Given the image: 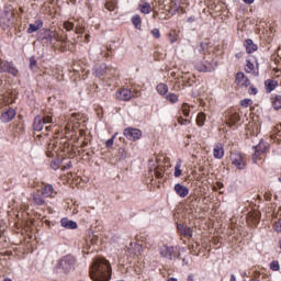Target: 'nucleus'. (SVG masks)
<instances>
[{
	"mask_svg": "<svg viewBox=\"0 0 281 281\" xmlns=\"http://www.w3.org/2000/svg\"><path fill=\"white\" fill-rule=\"evenodd\" d=\"M113 276V269L109 260L99 258L92 262L90 267V278L93 281H109Z\"/></svg>",
	"mask_w": 281,
	"mask_h": 281,
	"instance_id": "obj_1",
	"label": "nucleus"
},
{
	"mask_svg": "<svg viewBox=\"0 0 281 281\" xmlns=\"http://www.w3.org/2000/svg\"><path fill=\"white\" fill-rule=\"evenodd\" d=\"M14 25V7L12 4H5L0 12V27L8 30Z\"/></svg>",
	"mask_w": 281,
	"mask_h": 281,
	"instance_id": "obj_2",
	"label": "nucleus"
},
{
	"mask_svg": "<svg viewBox=\"0 0 281 281\" xmlns=\"http://www.w3.org/2000/svg\"><path fill=\"white\" fill-rule=\"evenodd\" d=\"M37 41L40 43H44V45H54L58 43V35H56V32L49 30V29H42L37 33Z\"/></svg>",
	"mask_w": 281,
	"mask_h": 281,
	"instance_id": "obj_3",
	"label": "nucleus"
},
{
	"mask_svg": "<svg viewBox=\"0 0 281 281\" xmlns=\"http://www.w3.org/2000/svg\"><path fill=\"white\" fill-rule=\"evenodd\" d=\"M75 265H76V257L71 255H67L59 260L58 269H60L63 273H69V271H72Z\"/></svg>",
	"mask_w": 281,
	"mask_h": 281,
	"instance_id": "obj_4",
	"label": "nucleus"
},
{
	"mask_svg": "<svg viewBox=\"0 0 281 281\" xmlns=\"http://www.w3.org/2000/svg\"><path fill=\"white\" fill-rule=\"evenodd\" d=\"M0 74H10L11 76H19V69L14 63L0 58Z\"/></svg>",
	"mask_w": 281,
	"mask_h": 281,
	"instance_id": "obj_5",
	"label": "nucleus"
},
{
	"mask_svg": "<svg viewBox=\"0 0 281 281\" xmlns=\"http://www.w3.org/2000/svg\"><path fill=\"white\" fill-rule=\"evenodd\" d=\"M159 254L161 258H166V260H177V258L180 256V254L175 251V247L168 245H162L159 248Z\"/></svg>",
	"mask_w": 281,
	"mask_h": 281,
	"instance_id": "obj_6",
	"label": "nucleus"
},
{
	"mask_svg": "<svg viewBox=\"0 0 281 281\" xmlns=\"http://www.w3.org/2000/svg\"><path fill=\"white\" fill-rule=\"evenodd\" d=\"M123 135L126 139H130V142H137V139H142V130L127 127L124 130Z\"/></svg>",
	"mask_w": 281,
	"mask_h": 281,
	"instance_id": "obj_7",
	"label": "nucleus"
},
{
	"mask_svg": "<svg viewBox=\"0 0 281 281\" xmlns=\"http://www.w3.org/2000/svg\"><path fill=\"white\" fill-rule=\"evenodd\" d=\"M255 153L252 155V160L254 164L257 162L258 157H260V155H265V153H267L268 148H269V144H267L265 140H260L258 145L252 147Z\"/></svg>",
	"mask_w": 281,
	"mask_h": 281,
	"instance_id": "obj_8",
	"label": "nucleus"
},
{
	"mask_svg": "<svg viewBox=\"0 0 281 281\" xmlns=\"http://www.w3.org/2000/svg\"><path fill=\"white\" fill-rule=\"evenodd\" d=\"M231 161L238 170H245V168H247V165L245 164V160L243 159V155H240L238 153L231 154Z\"/></svg>",
	"mask_w": 281,
	"mask_h": 281,
	"instance_id": "obj_9",
	"label": "nucleus"
},
{
	"mask_svg": "<svg viewBox=\"0 0 281 281\" xmlns=\"http://www.w3.org/2000/svg\"><path fill=\"white\" fill-rule=\"evenodd\" d=\"M14 117H16V111L12 108H9L7 111L1 113L0 122H2V124H10Z\"/></svg>",
	"mask_w": 281,
	"mask_h": 281,
	"instance_id": "obj_10",
	"label": "nucleus"
},
{
	"mask_svg": "<svg viewBox=\"0 0 281 281\" xmlns=\"http://www.w3.org/2000/svg\"><path fill=\"white\" fill-rule=\"evenodd\" d=\"M116 98L117 100H122L123 102H128V100H132V98H135V95H133L131 89L124 88L116 91Z\"/></svg>",
	"mask_w": 281,
	"mask_h": 281,
	"instance_id": "obj_11",
	"label": "nucleus"
},
{
	"mask_svg": "<svg viewBox=\"0 0 281 281\" xmlns=\"http://www.w3.org/2000/svg\"><path fill=\"white\" fill-rule=\"evenodd\" d=\"M207 49H210V44L207 42H202L195 48V56H198V58H203V60H205V54H207Z\"/></svg>",
	"mask_w": 281,
	"mask_h": 281,
	"instance_id": "obj_12",
	"label": "nucleus"
},
{
	"mask_svg": "<svg viewBox=\"0 0 281 281\" xmlns=\"http://www.w3.org/2000/svg\"><path fill=\"white\" fill-rule=\"evenodd\" d=\"M173 190H175L176 194H178V196H180V199H186V196H188V194H190V189H188V187H184L181 183H176L173 187Z\"/></svg>",
	"mask_w": 281,
	"mask_h": 281,
	"instance_id": "obj_13",
	"label": "nucleus"
},
{
	"mask_svg": "<svg viewBox=\"0 0 281 281\" xmlns=\"http://www.w3.org/2000/svg\"><path fill=\"white\" fill-rule=\"evenodd\" d=\"M235 80L238 87H249V85H251V81H249V78L245 76V72H237Z\"/></svg>",
	"mask_w": 281,
	"mask_h": 281,
	"instance_id": "obj_14",
	"label": "nucleus"
},
{
	"mask_svg": "<svg viewBox=\"0 0 281 281\" xmlns=\"http://www.w3.org/2000/svg\"><path fill=\"white\" fill-rule=\"evenodd\" d=\"M177 229L180 236H184V238H192V228L184 224H177Z\"/></svg>",
	"mask_w": 281,
	"mask_h": 281,
	"instance_id": "obj_15",
	"label": "nucleus"
},
{
	"mask_svg": "<svg viewBox=\"0 0 281 281\" xmlns=\"http://www.w3.org/2000/svg\"><path fill=\"white\" fill-rule=\"evenodd\" d=\"M60 225L61 227H65V229H78V223L67 217L60 220Z\"/></svg>",
	"mask_w": 281,
	"mask_h": 281,
	"instance_id": "obj_16",
	"label": "nucleus"
},
{
	"mask_svg": "<svg viewBox=\"0 0 281 281\" xmlns=\"http://www.w3.org/2000/svg\"><path fill=\"white\" fill-rule=\"evenodd\" d=\"M213 157L215 159H223V157H225V149L223 148V144L218 143L214 145Z\"/></svg>",
	"mask_w": 281,
	"mask_h": 281,
	"instance_id": "obj_17",
	"label": "nucleus"
},
{
	"mask_svg": "<svg viewBox=\"0 0 281 281\" xmlns=\"http://www.w3.org/2000/svg\"><path fill=\"white\" fill-rule=\"evenodd\" d=\"M45 126V121L43 120V116L37 115L34 117V122H33V128L34 131H37L38 133H41V131H43Z\"/></svg>",
	"mask_w": 281,
	"mask_h": 281,
	"instance_id": "obj_18",
	"label": "nucleus"
},
{
	"mask_svg": "<svg viewBox=\"0 0 281 281\" xmlns=\"http://www.w3.org/2000/svg\"><path fill=\"white\" fill-rule=\"evenodd\" d=\"M43 27V20H36L34 23L29 24L27 34H34Z\"/></svg>",
	"mask_w": 281,
	"mask_h": 281,
	"instance_id": "obj_19",
	"label": "nucleus"
},
{
	"mask_svg": "<svg viewBox=\"0 0 281 281\" xmlns=\"http://www.w3.org/2000/svg\"><path fill=\"white\" fill-rule=\"evenodd\" d=\"M93 71H94V76L97 78H102V76H104V74H106V64H101V65L94 66Z\"/></svg>",
	"mask_w": 281,
	"mask_h": 281,
	"instance_id": "obj_20",
	"label": "nucleus"
},
{
	"mask_svg": "<svg viewBox=\"0 0 281 281\" xmlns=\"http://www.w3.org/2000/svg\"><path fill=\"white\" fill-rule=\"evenodd\" d=\"M265 87L267 93H271V91H276V88L278 87V81L273 79H267L265 81Z\"/></svg>",
	"mask_w": 281,
	"mask_h": 281,
	"instance_id": "obj_21",
	"label": "nucleus"
},
{
	"mask_svg": "<svg viewBox=\"0 0 281 281\" xmlns=\"http://www.w3.org/2000/svg\"><path fill=\"white\" fill-rule=\"evenodd\" d=\"M245 47H246L247 54H254V52L258 50V46L254 44V41L250 38L246 40Z\"/></svg>",
	"mask_w": 281,
	"mask_h": 281,
	"instance_id": "obj_22",
	"label": "nucleus"
},
{
	"mask_svg": "<svg viewBox=\"0 0 281 281\" xmlns=\"http://www.w3.org/2000/svg\"><path fill=\"white\" fill-rule=\"evenodd\" d=\"M53 194H54V186L46 184L42 189V196H44V199H49V196H52Z\"/></svg>",
	"mask_w": 281,
	"mask_h": 281,
	"instance_id": "obj_23",
	"label": "nucleus"
},
{
	"mask_svg": "<svg viewBox=\"0 0 281 281\" xmlns=\"http://www.w3.org/2000/svg\"><path fill=\"white\" fill-rule=\"evenodd\" d=\"M33 201L35 205H45V196L43 193H33Z\"/></svg>",
	"mask_w": 281,
	"mask_h": 281,
	"instance_id": "obj_24",
	"label": "nucleus"
},
{
	"mask_svg": "<svg viewBox=\"0 0 281 281\" xmlns=\"http://www.w3.org/2000/svg\"><path fill=\"white\" fill-rule=\"evenodd\" d=\"M272 106H273L274 111H280V109H281V95L280 94H276L274 97H272Z\"/></svg>",
	"mask_w": 281,
	"mask_h": 281,
	"instance_id": "obj_25",
	"label": "nucleus"
},
{
	"mask_svg": "<svg viewBox=\"0 0 281 281\" xmlns=\"http://www.w3.org/2000/svg\"><path fill=\"white\" fill-rule=\"evenodd\" d=\"M180 8H181V0H171L170 10L171 12H173V14H177Z\"/></svg>",
	"mask_w": 281,
	"mask_h": 281,
	"instance_id": "obj_26",
	"label": "nucleus"
},
{
	"mask_svg": "<svg viewBox=\"0 0 281 281\" xmlns=\"http://www.w3.org/2000/svg\"><path fill=\"white\" fill-rule=\"evenodd\" d=\"M156 91L159 93V95H166V93H168V85L159 83L156 87Z\"/></svg>",
	"mask_w": 281,
	"mask_h": 281,
	"instance_id": "obj_27",
	"label": "nucleus"
},
{
	"mask_svg": "<svg viewBox=\"0 0 281 281\" xmlns=\"http://www.w3.org/2000/svg\"><path fill=\"white\" fill-rule=\"evenodd\" d=\"M166 100H168V102H170L171 104H177L179 102V95L169 92L168 94H166Z\"/></svg>",
	"mask_w": 281,
	"mask_h": 281,
	"instance_id": "obj_28",
	"label": "nucleus"
},
{
	"mask_svg": "<svg viewBox=\"0 0 281 281\" xmlns=\"http://www.w3.org/2000/svg\"><path fill=\"white\" fill-rule=\"evenodd\" d=\"M194 67L198 71H211L207 65L203 61H198Z\"/></svg>",
	"mask_w": 281,
	"mask_h": 281,
	"instance_id": "obj_29",
	"label": "nucleus"
},
{
	"mask_svg": "<svg viewBox=\"0 0 281 281\" xmlns=\"http://www.w3.org/2000/svg\"><path fill=\"white\" fill-rule=\"evenodd\" d=\"M132 23L136 27V30H142V18L139 15L133 16Z\"/></svg>",
	"mask_w": 281,
	"mask_h": 281,
	"instance_id": "obj_30",
	"label": "nucleus"
},
{
	"mask_svg": "<svg viewBox=\"0 0 281 281\" xmlns=\"http://www.w3.org/2000/svg\"><path fill=\"white\" fill-rule=\"evenodd\" d=\"M181 159L177 160V164L175 166V173L173 177H176V179H179V177H181Z\"/></svg>",
	"mask_w": 281,
	"mask_h": 281,
	"instance_id": "obj_31",
	"label": "nucleus"
},
{
	"mask_svg": "<svg viewBox=\"0 0 281 281\" xmlns=\"http://www.w3.org/2000/svg\"><path fill=\"white\" fill-rule=\"evenodd\" d=\"M205 120H206L205 113L201 112L196 116V124L199 126H203L205 124Z\"/></svg>",
	"mask_w": 281,
	"mask_h": 281,
	"instance_id": "obj_32",
	"label": "nucleus"
},
{
	"mask_svg": "<svg viewBox=\"0 0 281 281\" xmlns=\"http://www.w3.org/2000/svg\"><path fill=\"white\" fill-rule=\"evenodd\" d=\"M181 109H182V113H183L184 117H189L190 116V105L188 103H183Z\"/></svg>",
	"mask_w": 281,
	"mask_h": 281,
	"instance_id": "obj_33",
	"label": "nucleus"
},
{
	"mask_svg": "<svg viewBox=\"0 0 281 281\" xmlns=\"http://www.w3.org/2000/svg\"><path fill=\"white\" fill-rule=\"evenodd\" d=\"M140 12L143 14H150V3L146 2L142 8Z\"/></svg>",
	"mask_w": 281,
	"mask_h": 281,
	"instance_id": "obj_34",
	"label": "nucleus"
},
{
	"mask_svg": "<svg viewBox=\"0 0 281 281\" xmlns=\"http://www.w3.org/2000/svg\"><path fill=\"white\" fill-rule=\"evenodd\" d=\"M270 269L271 271H280V262H278V260H273L270 263Z\"/></svg>",
	"mask_w": 281,
	"mask_h": 281,
	"instance_id": "obj_35",
	"label": "nucleus"
},
{
	"mask_svg": "<svg viewBox=\"0 0 281 281\" xmlns=\"http://www.w3.org/2000/svg\"><path fill=\"white\" fill-rule=\"evenodd\" d=\"M134 250L136 251L135 256H142V254L144 252V248L139 244L134 245Z\"/></svg>",
	"mask_w": 281,
	"mask_h": 281,
	"instance_id": "obj_36",
	"label": "nucleus"
},
{
	"mask_svg": "<svg viewBox=\"0 0 281 281\" xmlns=\"http://www.w3.org/2000/svg\"><path fill=\"white\" fill-rule=\"evenodd\" d=\"M252 103H254V101H251V99H244L240 101V105L244 106V109L251 106Z\"/></svg>",
	"mask_w": 281,
	"mask_h": 281,
	"instance_id": "obj_37",
	"label": "nucleus"
},
{
	"mask_svg": "<svg viewBox=\"0 0 281 281\" xmlns=\"http://www.w3.org/2000/svg\"><path fill=\"white\" fill-rule=\"evenodd\" d=\"M190 120L188 119H183V117H179L178 119V124H180V126H188V124H190Z\"/></svg>",
	"mask_w": 281,
	"mask_h": 281,
	"instance_id": "obj_38",
	"label": "nucleus"
},
{
	"mask_svg": "<svg viewBox=\"0 0 281 281\" xmlns=\"http://www.w3.org/2000/svg\"><path fill=\"white\" fill-rule=\"evenodd\" d=\"M113 142H115V135H113L111 138H109V139L105 142V147H106V148H113Z\"/></svg>",
	"mask_w": 281,
	"mask_h": 281,
	"instance_id": "obj_39",
	"label": "nucleus"
},
{
	"mask_svg": "<svg viewBox=\"0 0 281 281\" xmlns=\"http://www.w3.org/2000/svg\"><path fill=\"white\" fill-rule=\"evenodd\" d=\"M64 27L67 30V32H71V30H74V22H65Z\"/></svg>",
	"mask_w": 281,
	"mask_h": 281,
	"instance_id": "obj_40",
	"label": "nucleus"
},
{
	"mask_svg": "<svg viewBox=\"0 0 281 281\" xmlns=\"http://www.w3.org/2000/svg\"><path fill=\"white\" fill-rule=\"evenodd\" d=\"M50 168H52L53 170H58V168H60V162H58V160H53V161L50 162Z\"/></svg>",
	"mask_w": 281,
	"mask_h": 281,
	"instance_id": "obj_41",
	"label": "nucleus"
},
{
	"mask_svg": "<svg viewBox=\"0 0 281 281\" xmlns=\"http://www.w3.org/2000/svg\"><path fill=\"white\" fill-rule=\"evenodd\" d=\"M248 93L249 95H257L258 94V88L250 86V88L248 89Z\"/></svg>",
	"mask_w": 281,
	"mask_h": 281,
	"instance_id": "obj_42",
	"label": "nucleus"
},
{
	"mask_svg": "<svg viewBox=\"0 0 281 281\" xmlns=\"http://www.w3.org/2000/svg\"><path fill=\"white\" fill-rule=\"evenodd\" d=\"M231 120L234 124H236L240 120V114L238 113L232 114Z\"/></svg>",
	"mask_w": 281,
	"mask_h": 281,
	"instance_id": "obj_43",
	"label": "nucleus"
},
{
	"mask_svg": "<svg viewBox=\"0 0 281 281\" xmlns=\"http://www.w3.org/2000/svg\"><path fill=\"white\" fill-rule=\"evenodd\" d=\"M151 36H154V38H160L161 37V33L159 32V29H154L151 31Z\"/></svg>",
	"mask_w": 281,
	"mask_h": 281,
	"instance_id": "obj_44",
	"label": "nucleus"
},
{
	"mask_svg": "<svg viewBox=\"0 0 281 281\" xmlns=\"http://www.w3.org/2000/svg\"><path fill=\"white\" fill-rule=\"evenodd\" d=\"M37 65L36 58L31 57L30 58V69H34Z\"/></svg>",
	"mask_w": 281,
	"mask_h": 281,
	"instance_id": "obj_45",
	"label": "nucleus"
},
{
	"mask_svg": "<svg viewBox=\"0 0 281 281\" xmlns=\"http://www.w3.org/2000/svg\"><path fill=\"white\" fill-rule=\"evenodd\" d=\"M44 120V124H52V122H54V119L49 115L46 116H42Z\"/></svg>",
	"mask_w": 281,
	"mask_h": 281,
	"instance_id": "obj_46",
	"label": "nucleus"
},
{
	"mask_svg": "<svg viewBox=\"0 0 281 281\" xmlns=\"http://www.w3.org/2000/svg\"><path fill=\"white\" fill-rule=\"evenodd\" d=\"M273 228L276 232H281V220L274 223Z\"/></svg>",
	"mask_w": 281,
	"mask_h": 281,
	"instance_id": "obj_47",
	"label": "nucleus"
},
{
	"mask_svg": "<svg viewBox=\"0 0 281 281\" xmlns=\"http://www.w3.org/2000/svg\"><path fill=\"white\" fill-rule=\"evenodd\" d=\"M246 63H247L246 66L249 69V71H254V69H255L254 63H251L250 60H247Z\"/></svg>",
	"mask_w": 281,
	"mask_h": 281,
	"instance_id": "obj_48",
	"label": "nucleus"
},
{
	"mask_svg": "<svg viewBox=\"0 0 281 281\" xmlns=\"http://www.w3.org/2000/svg\"><path fill=\"white\" fill-rule=\"evenodd\" d=\"M188 23H194V21H195V19H194V16H190V18H188Z\"/></svg>",
	"mask_w": 281,
	"mask_h": 281,
	"instance_id": "obj_49",
	"label": "nucleus"
},
{
	"mask_svg": "<svg viewBox=\"0 0 281 281\" xmlns=\"http://www.w3.org/2000/svg\"><path fill=\"white\" fill-rule=\"evenodd\" d=\"M244 1V3H247L248 5H251V3H254V1H256V0H243Z\"/></svg>",
	"mask_w": 281,
	"mask_h": 281,
	"instance_id": "obj_50",
	"label": "nucleus"
},
{
	"mask_svg": "<svg viewBox=\"0 0 281 281\" xmlns=\"http://www.w3.org/2000/svg\"><path fill=\"white\" fill-rule=\"evenodd\" d=\"M188 281H194V276L189 274V276H188Z\"/></svg>",
	"mask_w": 281,
	"mask_h": 281,
	"instance_id": "obj_51",
	"label": "nucleus"
},
{
	"mask_svg": "<svg viewBox=\"0 0 281 281\" xmlns=\"http://www.w3.org/2000/svg\"><path fill=\"white\" fill-rule=\"evenodd\" d=\"M170 43H171V44L177 43V37H171V38H170Z\"/></svg>",
	"mask_w": 281,
	"mask_h": 281,
	"instance_id": "obj_52",
	"label": "nucleus"
},
{
	"mask_svg": "<svg viewBox=\"0 0 281 281\" xmlns=\"http://www.w3.org/2000/svg\"><path fill=\"white\" fill-rule=\"evenodd\" d=\"M231 281H236V274L231 276Z\"/></svg>",
	"mask_w": 281,
	"mask_h": 281,
	"instance_id": "obj_53",
	"label": "nucleus"
},
{
	"mask_svg": "<svg viewBox=\"0 0 281 281\" xmlns=\"http://www.w3.org/2000/svg\"><path fill=\"white\" fill-rule=\"evenodd\" d=\"M76 34H82V29H77Z\"/></svg>",
	"mask_w": 281,
	"mask_h": 281,
	"instance_id": "obj_54",
	"label": "nucleus"
},
{
	"mask_svg": "<svg viewBox=\"0 0 281 281\" xmlns=\"http://www.w3.org/2000/svg\"><path fill=\"white\" fill-rule=\"evenodd\" d=\"M235 56L236 58H240L243 56V53H237Z\"/></svg>",
	"mask_w": 281,
	"mask_h": 281,
	"instance_id": "obj_55",
	"label": "nucleus"
},
{
	"mask_svg": "<svg viewBox=\"0 0 281 281\" xmlns=\"http://www.w3.org/2000/svg\"><path fill=\"white\" fill-rule=\"evenodd\" d=\"M67 168H71V161L67 164Z\"/></svg>",
	"mask_w": 281,
	"mask_h": 281,
	"instance_id": "obj_56",
	"label": "nucleus"
},
{
	"mask_svg": "<svg viewBox=\"0 0 281 281\" xmlns=\"http://www.w3.org/2000/svg\"><path fill=\"white\" fill-rule=\"evenodd\" d=\"M46 131H52V126H46Z\"/></svg>",
	"mask_w": 281,
	"mask_h": 281,
	"instance_id": "obj_57",
	"label": "nucleus"
},
{
	"mask_svg": "<svg viewBox=\"0 0 281 281\" xmlns=\"http://www.w3.org/2000/svg\"><path fill=\"white\" fill-rule=\"evenodd\" d=\"M3 281H12V279H10V278H7V279H4Z\"/></svg>",
	"mask_w": 281,
	"mask_h": 281,
	"instance_id": "obj_58",
	"label": "nucleus"
},
{
	"mask_svg": "<svg viewBox=\"0 0 281 281\" xmlns=\"http://www.w3.org/2000/svg\"><path fill=\"white\" fill-rule=\"evenodd\" d=\"M241 276H243V278H245V276H247V272H243Z\"/></svg>",
	"mask_w": 281,
	"mask_h": 281,
	"instance_id": "obj_59",
	"label": "nucleus"
},
{
	"mask_svg": "<svg viewBox=\"0 0 281 281\" xmlns=\"http://www.w3.org/2000/svg\"><path fill=\"white\" fill-rule=\"evenodd\" d=\"M105 8H106L108 10H113V9L109 8V4H105Z\"/></svg>",
	"mask_w": 281,
	"mask_h": 281,
	"instance_id": "obj_60",
	"label": "nucleus"
},
{
	"mask_svg": "<svg viewBox=\"0 0 281 281\" xmlns=\"http://www.w3.org/2000/svg\"><path fill=\"white\" fill-rule=\"evenodd\" d=\"M249 281H260V280H258V279H250Z\"/></svg>",
	"mask_w": 281,
	"mask_h": 281,
	"instance_id": "obj_61",
	"label": "nucleus"
},
{
	"mask_svg": "<svg viewBox=\"0 0 281 281\" xmlns=\"http://www.w3.org/2000/svg\"><path fill=\"white\" fill-rule=\"evenodd\" d=\"M86 40L89 41V35H86Z\"/></svg>",
	"mask_w": 281,
	"mask_h": 281,
	"instance_id": "obj_62",
	"label": "nucleus"
},
{
	"mask_svg": "<svg viewBox=\"0 0 281 281\" xmlns=\"http://www.w3.org/2000/svg\"><path fill=\"white\" fill-rule=\"evenodd\" d=\"M267 201H269L271 198L270 196H266Z\"/></svg>",
	"mask_w": 281,
	"mask_h": 281,
	"instance_id": "obj_63",
	"label": "nucleus"
},
{
	"mask_svg": "<svg viewBox=\"0 0 281 281\" xmlns=\"http://www.w3.org/2000/svg\"><path fill=\"white\" fill-rule=\"evenodd\" d=\"M279 181L281 182V178H279Z\"/></svg>",
	"mask_w": 281,
	"mask_h": 281,
	"instance_id": "obj_64",
	"label": "nucleus"
}]
</instances>
